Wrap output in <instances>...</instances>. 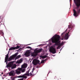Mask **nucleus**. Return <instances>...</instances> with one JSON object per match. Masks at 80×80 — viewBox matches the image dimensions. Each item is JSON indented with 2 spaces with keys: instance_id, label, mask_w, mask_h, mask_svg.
<instances>
[{
  "instance_id": "1",
  "label": "nucleus",
  "mask_w": 80,
  "mask_h": 80,
  "mask_svg": "<svg viewBox=\"0 0 80 80\" xmlns=\"http://www.w3.org/2000/svg\"><path fill=\"white\" fill-rule=\"evenodd\" d=\"M76 6V8L77 9V12L75 9H73V15L74 17H77L78 16V13H80V0H73Z\"/></svg>"
},
{
  "instance_id": "2",
  "label": "nucleus",
  "mask_w": 80,
  "mask_h": 80,
  "mask_svg": "<svg viewBox=\"0 0 80 80\" xmlns=\"http://www.w3.org/2000/svg\"><path fill=\"white\" fill-rule=\"evenodd\" d=\"M60 38L59 35H55L51 38L52 43H55V45L58 46V47H60L62 45L59 41L60 40Z\"/></svg>"
},
{
  "instance_id": "3",
  "label": "nucleus",
  "mask_w": 80,
  "mask_h": 80,
  "mask_svg": "<svg viewBox=\"0 0 80 80\" xmlns=\"http://www.w3.org/2000/svg\"><path fill=\"white\" fill-rule=\"evenodd\" d=\"M8 53L7 54V55H6V57L5 59V62H6L7 63V61H11L12 60L14 59L17 56L18 54L17 53H16L15 54L11 56L8 58Z\"/></svg>"
},
{
  "instance_id": "4",
  "label": "nucleus",
  "mask_w": 80,
  "mask_h": 80,
  "mask_svg": "<svg viewBox=\"0 0 80 80\" xmlns=\"http://www.w3.org/2000/svg\"><path fill=\"white\" fill-rule=\"evenodd\" d=\"M42 49H37L34 50V52L31 53L32 57H36L37 55V54L38 53H40L42 52Z\"/></svg>"
},
{
  "instance_id": "5",
  "label": "nucleus",
  "mask_w": 80,
  "mask_h": 80,
  "mask_svg": "<svg viewBox=\"0 0 80 80\" xmlns=\"http://www.w3.org/2000/svg\"><path fill=\"white\" fill-rule=\"evenodd\" d=\"M28 66V64H27L24 63L22 66V68H18V70H19L20 71H21L22 73H23L25 72V69L23 68H25L27 67Z\"/></svg>"
},
{
  "instance_id": "6",
  "label": "nucleus",
  "mask_w": 80,
  "mask_h": 80,
  "mask_svg": "<svg viewBox=\"0 0 80 80\" xmlns=\"http://www.w3.org/2000/svg\"><path fill=\"white\" fill-rule=\"evenodd\" d=\"M29 72H30V70H28L26 73L24 74L18 76V78H25L26 79V78H27V76H25V75L27 76H30V75H29Z\"/></svg>"
},
{
  "instance_id": "7",
  "label": "nucleus",
  "mask_w": 80,
  "mask_h": 80,
  "mask_svg": "<svg viewBox=\"0 0 80 80\" xmlns=\"http://www.w3.org/2000/svg\"><path fill=\"white\" fill-rule=\"evenodd\" d=\"M13 62H10L7 65V67H11L12 69H13V68H16V65L13 66Z\"/></svg>"
},
{
  "instance_id": "8",
  "label": "nucleus",
  "mask_w": 80,
  "mask_h": 80,
  "mask_svg": "<svg viewBox=\"0 0 80 80\" xmlns=\"http://www.w3.org/2000/svg\"><path fill=\"white\" fill-rule=\"evenodd\" d=\"M49 52L52 53H56V50L53 47H51L49 48Z\"/></svg>"
},
{
  "instance_id": "9",
  "label": "nucleus",
  "mask_w": 80,
  "mask_h": 80,
  "mask_svg": "<svg viewBox=\"0 0 80 80\" xmlns=\"http://www.w3.org/2000/svg\"><path fill=\"white\" fill-rule=\"evenodd\" d=\"M39 63L40 61L36 59H34L32 61V63L34 65H37L38 64H39Z\"/></svg>"
},
{
  "instance_id": "10",
  "label": "nucleus",
  "mask_w": 80,
  "mask_h": 80,
  "mask_svg": "<svg viewBox=\"0 0 80 80\" xmlns=\"http://www.w3.org/2000/svg\"><path fill=\"white\" fill-rule=\"evenodd\" d=\"M20 48L19 46L17 45L16 47H12L10 48L9 50H15L16 49H18Z\"/></svg>"
},
{
  "instance_id": "11",
  "label": "nucleus",
  "mask_w": 80,
  "mask_h": 80,
  "mask_svg": "<svg viewBox=\"0 0 80 80\" xmlns=\"http://www.w3.org/2000/svg\"><path fill=\"white\" fill-rule=\"evenodd\" d=\"M9 75L10 76H14L15 75V71H11L9 73Z\"/></svg>"
},
{
  "instance_id": "12",
  "label": "nucleus",
  "mask_w": 80,
  "mask_h": 80,
  "mask_svg": "<svg viewBox=\"0 0 80 80\" xmlns=\"http://www.w3.org/2000/svg\"><path fill=\"white\" fill-rule=\"evenodd\" d=\"M65 38L66 40H68V38H69V37H70V35L68 34V33H67L65 34Z\"/></svg>"
},
{
  "instance_id": "13",
  "label": "nucleus",
  "mask_w": 80,
  "mask_h": 80,
  "mask_svg": "<svg viewBox=\"0 0 80 80\" xmlns=\"http://www.w3.org/2000/svg\"><path fill=\"white\" fill-rule=\"evenodd\" d=\"M16 73L17 75H19V74L21 73V71L18 69V68L17 70H16Z\"/></svg>"
},
{
  "instance_id": "14",
  "label": "nucleus",
  "mask_w": 80,
  "mask_h": 80,
  "mask_svg": "<svg viewBox=\"0 0 80 80\" xmlns=\"http://www.w3.org/2000/svg\"><path fill=\"white\" fill-rule=\"evenodd\" d=\"M30 51H27L25 53V56H26V57H29V56H30Z\"/></svg>"
},
{
  "instance_id": "15",
  "label": "nucleus",
  "mask_w": 80,
  "mask_h": 80,
  "mask_svg": "<svg viewBox=\"0 0 80 80\" xmlns=\"http://www.w3.org/2000/svg\"><path fill=\"white\" fill-rule=\"evenodd\" d=\"M68 28H69V29L71 28V29L69 30V32H68V33H69V32H71V30L72 29V28H73V26H72V25H71L68 26Z\"/></svg>"
},
{
  "instance_id": "16",
  "label": "nucleus",
  "mask_w": 80,
  "mask_h": 80,
  "mask_svg": "<svg viewBox=\"0 0 80 80\" xmlns=\"http://www.w3.org/2000/svg\"><path fill=\"white\" fill-rule=\"evenodd\" d=\"M23 61V59L22 58H21V59H20L19 60H18L17 61V62H16V63H22V62Z\"/></svg>"
},
{
  "instance_id": "17",
  "label": "nucleus",
  "mask_w": 80,
  "mask_h": 80,
  "mask_svg": "<svg viewBox=\"0 0 80 80\" xmlns=\"http://www.w3.org/2000/svg\"><path fill=\"white\" fill-rule=\"evenodd\" d=\"M21 57V55H18L15 58V60H17V59H18V58H20Z\"/></svg>"
},
{
  "instance_id": "18",
  "label": "nucleus",
  "mask_w": 80,
  "mask_h": 80,
  "mask_svg": "<svg viewBox=\"0 0 80 80\" xmlns=\"http://www.w3.org/2000/svg\"><path fill=\"white\" fill-rule=\"evenodd\" d=\"M47 56L46 55L42 56V58H47Z\"/></svg>"
},
{
  "instance_id": "19",
  "label": "nucleus",
  "mask_w": 80,
  "mask_h": 80,
  "mask_svg": "<svg viewBox=\"0 0 80 80\" xmlns=\"http://www.w3.org/2000/svg\"><path fill=\"white\" fill-rule=\"evenodd\" d=\"M64 34H65V32H63L61 34L62 37H63V36H64Z\"/></svg>"
},
{
  "instance_id": "20",
  "label": "nucleus",
  "mask_w": 80,
  "mask_h": 80,
  "mask_svg": "<svg viewBox=\"0 0 80 80\" xmlns=\"http://www.w3.org/2000/svg\"><path fill=\"white\" fill-rule=\"evenodd\" d=\"M11 80H15V78H14L11 77Z\"/></svg>"
},
{
  "instance_id": "21",
  "label": "nucleus",
  "mask_w": 80,
  "mask_h": 80,
  "mask_svg": "<svg viewBox=\"0 0 80 80\" xmlns=\"http://www.w3.org/2000/svg\"><path fill=\"white\" fill-rule=\"evenodd\" d=\"M26 48H30V49H32V48H31V47H29V46L26 47Z\"/></svg>"
},
{
  "instance_id": "22",
  "label": "nucleus",
  "mask_w": 80,
  "mask_h": 80,
  "mask_svg": "<svg viewBox=\"0 0 80 80\" xmlns=\"http://www.w3.org/2000/svg\"><path fill=\"white\" fill-rule=\"evenodd\" d=\"M44 62H45V61L42 60L41 62V63H44Z\"/></svg>"
},
{
  "instance_id": "23",
  "label": "nucleus",
  "mask_w": 80,
  "mask_h": 80,
  "mask_svg": "<svg viewBox=\"0 0 80 80\" xmlns=\"http://www.w3.org/2000/svg\"><path fill=\"white\" fill-rule=\"evenodd\" d=\"M29 75H29V76H31V75H33L32 74V72H30L29 74Z\"/></svg>"
},
{
  "instance_id": "24",
  "label": "nucleus",
  "mask_w": 80,
  "mask_h": 80,
  "mask_svg": "<svg viewBox=\"0 0 80 80\" xmlns=\"http://www.w3.org/2000/svg\"><path fill=\"white\" fill-rule=\"evenodd\" d=\"M21 50H22V49L21 48H20L18 50V51H21Z\"/></svg>"
},
{
  "instance_id": "25",
  "label": "nucleus",
  "mask_w": 80,
  "mask_h": 80,
  "mask_svg": "<svg viewBox=\"0 0 80 80\" xmlns=\"http://www.w3.org/2000/svg\"><path fill=\"white\" fill-rule=\"evenodd\" d=\"M67 29L65 31V32H67Z\"/></svg>"
},
{
  "instance_id": "26",
  "label": "nucleus",
  "mask_w": 80,
  "mask_h": 80,
  "mask_svg": "<svg viewBox=\"0 0 80 80\" xmlns=\"http://www.w3.org/2000/svg\"><path fill=\"white\" fill-rule=\"evenodd\" d=\"M54 78L55 79V78H57V77L56 76L55 77V78Z\"/></svg>"
},
{
  "instance_id": "27",
  "label": "nucleus",
  "mask_w": 80,
  "mask_h": 80,
  "mask_svg": "<svg viewBox=\"0 0 80 80\" xmlns=\"http://www.w3.org/2000/svg\"><path fill=\"white\" fill-rule=\"evenodd\" d=\"M33 71H32V73H33Z\"/></svg>"
},
{
  "instance_id": "28",
  "label": "nucleus",
  "mask_w": 80,
  "mask_h": 80,
  "mask_svg": "<svg viewBox=\"0 0 80 80\" xmlns=\"http://www.w3.org/2000/svg\"><path fill=\"white\" fill-rule=\"evenodd\" d=\"M30 45V44H28V45Z\"/></svg>"
},
{
  "instance_id": "29",
  "label": "nucleus",
  "mask_w": 80,
  "mask_h": 80,
  "mask_svg": "<svg viewBox=\"0 0 80 80\" xmlns=\"http://www.w3.org/2000/svg\"><path fill=\"white\" fill-rule=\"evenodd\" d=\"M70 1H71V0H70Z\"/></svg>"
},
{
  "instance_id": "30",
  "label": "nucleus",
  "mask_w": 80,
  "mask_h": 80,
  "mask_svg": "<svg viewBox=\"0 0 80 80\" xmlns=\"http://www.w3.org/2000/svg\"><path fill=\"white\" fill-rule=\"evenodd\" d=\"M2 74H3V73H2Z\"/></svg>"
},
{
  "instance_id": "31",
  "label": "nucleus",
  "mask_w": 80,
  "mask_h": 80,
  "mask_svg": "<svg viewBox=\"0 0 80 80\" xmlns=\"http://www.w3.org/2000/svg\"><path fill=\"white\" fill-rule=\"evenodd\" d=\"M71 32H72V31Z\"/></svg>"
}]
</instances>
